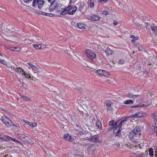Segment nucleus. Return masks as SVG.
Here are the masks:
<instances>
[{
	"label": "nucleus",
	"mask_w": 157,
	"mask_h": 157,
	"mask_svg": "<svg viewBox=\"0 0 157 157\" xmlns=\"http://www.w3.org/2000/svg\"><path fill=\"white\" fill-rule=\"evenodd\" d=\"M140 130L139 128L135 127L130 133L129 138L132 140H137L140 137Z\"/></svg>",
	"instance_id": "1"
},
{
	"label": "nucleus",
	"mask_w": 157,
	"mask_h": 157,
	"mask_svg": "<svg viewBox=\"0 0 157 157\" xmlns=\"http://www.w3.org/2000/svg\"><path fill=\"white\" fill-rule=\"evenodd\" d=\"M2 122L9 128L11 127L12 126L17 127V126L10 121L9 119L5 116L2 117Z\"/></svg>",
	"instance_id": "2"
},
{
	"label": "nucleus",
	"mask_w": 157,
	"mask_h": 157,
	"mask_svg": "<svg viewBox=\"0 0 157 157\" xmlns=\"http://www.w3.org/2000/svg\"><path fill=\"white\" fill-rule=\"evenodd\" d=\"M45 3L44 0H34L33 1L32 6L34 7H36L37 6L38 8L41 10L43 7Z\"/></svg>",
	"instance_id": "3"
},
{
	"label": "nucleus",
	"mask_w": 157,
	"mask_h": 157,
	"mask_svg": "<svg viewBox=\"0 0 157 157\" xmlns=\"http://www.w3.org/2000/svg\"><path fill=\"white\" fill-rule=\"evenodd\" d=\"M77 8L76 6H68L66 8V11L70 15L74 14L77 10Z\"/></svg>",
	"instance_id": "4"
},
{
	"label": "nucleus",
	"mask_w": 157,
	"mask_h": 157,
	"mask_svg": "<svg viewBox=\"0 0 157 157\" xmlns=\"http://www.w3.org/2000/svg\"><path fill=\"white\" fill-rule=\"evenodd\" d=\"M86 53L87 57L89 59H92L96 57V55L94 52L92 50L87 49L86 51Z\"/></svg>",
	"instance_id": "5"
},
{
	"label": "nucleus",
	"mask_w": 157,
	"mask_h": 157,
	"mask_svg": "<svg viewBox=\"0 0 157 157\" xmlns=\"http://www.w3.org/2000/svg\"><path fill=\"white\" fill-rule=\"evenodd\" d=\"M95 73L98 75L101 76H107L109 75V72L101 69L96 71Z\"/></svg>",
	"instance_id": "6"
},
{
	"label": "nucleus",
	"mask_w": 157,
	"mask_h": 157,
	"mask_svg": "<svg viewBox=\"0 0 157 157\" xmlns=\"http://www.w3.org/2000/svg\"><path fill=\"white\" fill-rule=\"evenodd\" d=\"M127 117H125L121 121H119L118 123H119L117 125L118 127H119L122 130V129L124 128V127L127 126L126 122L127 121Z\"/></svg>",
	"instance_id": "7"
},
{
	"label": "nucleus",
	"mask_w": 157,
	"mask_h": 157,
	"mask_svg": "<svg viewBox=\"0 0 157 157\" xmlns=\"http://www.w3.org/2000/svg\"><path fill=\"white\" fill-rule=\"evenodd\" d=\"M18 136H19L21 140L24 142L28 143H30L31 142V140L25 135L18 134Z\"/></svg>",
	"instance_id": "8"
},
{
	"label": "nucleus",
	"mask_w": 157,
	"mask_h": 157,
	"mask_svg": "<svg viewBox=\"0 0 157 157\" xmlns=\"http://www.w3.org/2000/svg\"><path fill=\"white\" fill-rule=\"evenodd\" d=\"M115 127L113 132V133L114 134H116L115 136H117L119 137L121 136L120 132L121 129L119 127H118L117 125Z\"/></svg>",
	"instance_id": "9"
},
{
	"label": "nucleus",
	"mask_w": 157,
	"mask_h": 157,
	"mask_svg": "<svg viewBox=\"0 0 157 157\" xmlns=\"http://www.w3.org/2000/svg\"><path fill=\"white\" fill-rule=\"evenodd\" d=\"M105 104L108 109L109 111H111L112 109L113 103L110 100H108L105 101Z\"/></svg>",
	"instance_id": "10"
},
{
	"label": "nucleus",
	"mask_w": 157,
	"mask_h": 157,
	"mask_svg": "<svg viewBox=\"0 0 157 157\" xmlns=\"http://www.w3.org/2000/svg\"><path fill=\"white\" fill-rule=\"evenodd\" d=\"M59 5H58L57 3H55V2H54L51 3V4L50 6L49 9L50 10H52L55 9L57 10L59 9V7H60Z\"/></svg>",
	"instance_id": "11"
},
{
	"label": "nucleus",
	"mask_w": 157,
	"mask_h": 157,
	"mask_svg": "<svg viewBox=\"0 0 157 157\" xmlns=\"http://www.w3.org/2000/svg\"><path fill=\"white\" fill-rule=\"evenodd\" d=\"M145 114V113L142 112H137L135 113L132 116L133 118H140L141 117Z\"/></svg>",
	"instance_id": "12"
},
{
	"label": "nucleus",
	"mask_w": 157,
	"mask_h": 157,
	"mask_svg": "<svg viewBox=\"0 0 157 157\" xmlns=\"http://www.w3.org/2000/svg\"><path fill=\"white\" fill-rule=\"evenodd\" d=\"M99 136L98 135H95L92 136L90 140L91 142L94 143H97L99 141Z\"/></svg>",
	"instance_id": "13"
},
{
	"label": "nucleus",
	"mask_w": 157,
	"mask_h": 157,
	"mask_svg": "<svg viewBox=\"0 0 157 157\" xmlns=\"http://www.w3.org/2000/svg\"><path fill=\"white\" fill-rule=\"evenodd\" d=\"M101 17L96 15H94L90 17V19L93 21H99Z\"/></svg>",
	"instance_id": "14"
},
{
	"label": "nucleus",
	"mask_w": 157,
	"mask_h": 157,
	"mask_svg": "<svg viewBox=\"0 0 157 157\" xmlns=\"http://www.w3.org/2000/svg\"><path fill=\"white\" fill-rule=\"evenodd\" d=\"M11 139V137L5 135L2 137H0V139L5 141H10Z\"/></svg>",
	"instance_id": "15"
},
{
	"label": "nucleus",
	"mask_w": 157,
	"mask_h": 157,
	"mask_svg": "<svg viewBox=\"0 0 157 157\" xmlns=\"http://www.w3.org/2000/svg\"><path fill=\"white\" fill-rule=\"evenodd\" d=\"M64 138L69 142H71L73 140V139L72 138V136L67 134L64 135Z\"/></svg>",
	"instance_id": "16"
},
{
	"label": "nucleus",
	"mask_w": 157,
	"mask_h": 157,
	"mask_svg": "<svg viewBox=\"0 0 157 157\" xmlns=\"http://www.w3.org/2000/svg\"><path fill=\"white\" fill-rule=\"evenodd\" d=\"M119 122V121H118L117 122H115L114 120H111L109 122V125L110 126H112L113 127H114L117 125V124Z\"/></svg>",
	"instance_id": "17"
},
{
	"label": "nucleus",
	"mask_w": 157,
	"mask_h": 157,
	"mask_svg": "<svg viewBox=\"0 0 157 157\" xmlns=\"http://www.w3.org/2000/svg\"><path fill=\"white\" fill-rule=\"evenodd\" d=\"M105 52L107 56L111 55L113 53V51L112 50L109 48H106L105 51Z\"/></svg>",
	"instance_id": "18"
},
{
	"label": "nucleus",
	"mask_w": 157,
	"mask_h": 157,
	"mask_svg": "<svg viewBox=\"0 0 157 157\" xmlns=\"http://www.w3.org/2000/svg\"><path fill=\"white\" fill-rule=\"evenodd\" d=\"M132 141L133 143L132 144L133 146L137 148L139 146V144L137 141V140H132Z\"/></svg>",
	"instance_id": "19"
},
{
	"label": "nucleus",
	"mask_w": 157,
	"mask_h": 157,
	"mask_svg": "<svg viewBox=\"0 0 157 157\" xmlns=\"http://www.w3.org/2000/svg\"><path fill=\"white\" fill-rule=\"evenodd\" d=\"M77 25L79 29H83L85 28V25L82 23H77Z\"/></svg>",
	"instance_id": "20"
},
{
	"label": "nucleus",
	"mask_w": 157,
	"mask_h": 157,
	"mask_svg": "<svg viewBox=\"0 0 157 157\" xmlns=\"http://www.w3.org/2000/svg\"><path fill=\"white\" fill-rule=\"evenodd\" d=\"M133 103V101L131 99L127 100L123 102V103L126 105L132 104Z\"/></svg>",
	"instance_id": "21"
},
{
	"label": "nucleus",
	"mask_w": 157,
	"mask_h": 157,
	"mask_svg": "<svg viewBox=\"0 0 157 157\" xmlns=\"http://www.w3.org/2000/svg\"><path fill=\"white\" fill-rule=\"evenodd\" d=\"M126 96L130 98H132L134 97H137L139 96V95H134L132 94V93H128V94H127L126 95Z\"/></svg>",
	"instance_id": "22"
},
{
	"label": "nucleus",
	"mask_w": 157,
	"mask_h": 157,
	"mask_svg": "<svg viewBox=\"0 0 157 157\" xmlns=\"http://www.w3.org/2000/svg\"><path fill=\"white\" fill-rule=\"evenodd\" d=\"M96 124L99 129L102 128V126L99 120H97L96 122Z\"/></svg>",
	"instance_id": "23"
},
{
	"label": "nucleus",
	"mask_w": 157,
	"mask_h": 157,
	"mask_svg": "<svg viewBox=\"0 0 157 157\" xmlns=\"http://www.w3.org/2000/svg\"><path fill=\"white\" fill-rule=\"evenodd\" d=\"M134 157H144L145 155L144 153H141L140 155L134 154Z\"/></svg>",
	"instance_id": "24"
},
{
	"label": "nucleus",
	"mask_w": 157,
	"mask_h": 157,
	"mask_svg": "<svg viewBox=\"0 0 157 157\" xmlns=\"http://www.w3.org/2000/svg\"><path fill=\"white\" fill-rule=\"evenodd\" d=\"M151 28L154 33L157 34V27L151 26Z\"/></svg>",
	"instance_id": "25"
},
{
	"label": "nucleus",
	"mask_w": 157,
	"mask_h": 157,
	"mask_svg": "<svg viewBox=\"0 0 157 157\" xmlns=\"http://www.w3.org/2000/svg\"><path fill=\"white\" fill-rule=\"evenodd\" d=\"M146 146V144L144 143V142L140 143L139 144V147L140 149H143Z\"/></svg>",
	"instance_id": "26"
},
{
	"label": "nucleus",
	"mask_w": 157,
	"mask_h": 157,
	"mask_svg": "<svg viewBox=\"0 0 157 157\" xmlns=\"http://www.w3.org/2000/svg\"><path fill=\"white\" fill-rule=\"evenodd\" d=\"M147 106V105H145L144 104H140L136 106H133L134 107H146Z\"/></svg>",
	"instance_id": "27"
},
{
	"label": "nucleus",
	"mask_w": 157,
	"mask_h": 157,
	"mask_svg": "<svg viewBox=\"0 0 157 157\" xmlns=\"http://www.w3.org/2000/svg\"><path fill=\"white\" fill-rule=\"evenodd\" d=\"M153 117L155 123L157 124V114H153Z\"/></svg>",
	"instance_id": "28"
},
{
	"label": "nucleus",
	"mask_w": 157,
	"mask_h": 157,
	"mask_svg": "<svg viewBox=\"0 0 157 157\" xmlns=\"http://www.w3.org/2000/svg\"><path fill=\"white\" fill-rule=\"evenodd\" d=\"M34 47L37 49H39L41 48L42 47L41 44H34Z\"/></svg>",
	"instance_id": "29"
},
{
	"label": "nucleus",
	"mask_w": 157,
	"mask_h": 157,
	"mask_svg": "<svg viewBox=\"0 0 157 157\" xmlns=\"http://www.w3.org/2000/svg\"><path fill=\"white\" fill-rule=\"evenodd\" d=\"M38 13L43 15H46L47 16H50V14L49 13H45V12H42L41 11H38Z\"/></svg>",
	"instance_id": "30"
},
{
	"label": "nucleus",
	"mask_w": 157,
	"mask_h": 157,
	"mask_svg": "<svg viewBox=\"0 0 157 157\" xmlns=\"http://www.w3.org/2000/svg\"><path fill=\"white\" fill-rule=\"evenodd\" d=\"M149 154L152 157L153 156V149L152 148H150L149 149Z\"/></svg>",
	"instance_id": "31"
},
{
	"label": "nucleus",
	"mask_w": 157,
	"mask_h": 157,
	"mask_svg": "<svg viewBox=\"0 0 157 157\" xmlns=\"http://www.w3.org/2000/svg\"><path fill=\"white\" fill-rule=\"evenodd\" d=\"M11 141H12L14 142H17L18 144H21V142L17 140H16L15 139L11 137V139L10 140Z\"/></svg>",
	"instance_id": "32"
},
{
	"label": "nucleus",
	"mask_w": 157,
	"mask_h": 157,
	"mask_svg": "<svg viewBox=\"0 0 157 157\" xmlns=\"http://www.w3.org/2000/svg\"><path fill=\"white\" fill-rule=\"evenodd\" d=\"M21 97L22 98H23V99H24V100H25L26 101L31 100V99H30V98H29L26 96L22 95L21 96Z\"/></svg>",
	"instance_id": "33"
},
{
	"label": "nucleus",
	"mask_w": 157,
	"mask_h": 157,
	"mask_svg": "<svg viewBox=\"0 0 157 157\" xmlns=\"http://www.w3.org/2000/svg\"><path fill=\"white\" fill-rule=\"evenodd\" d=\"M67 13H68L67 11H66V9H65V10H63V11H62L60 13V15H66Z\"/></svg>",
	"instance_id": "34"
},
{
	"label": "nucleus",
	"mask_w": 157,
	"mask_h": 157,
	"mask_svg": "<svg viewBox=\"0 0 157 157\" xmlns=\"http://www.w3.org/2000/svg\"><path fill=\"white\" fill-rule=\"evenodd\" d=\"M15 71L18 73H21L22 71V70L20 68H17L15 69Z\"/></svg>",
	"instance_id": "35"
},
{
	"label": "nucleus",
	"mask_w": 157,
	"mask_h": 157,
	"mask_svg": "<svg viewBox=\"0 0 157 157\" xmlns=\"http://www.w3.org/2000/svg\"><path fill=\"white\" fill-rule=\"evenodd\" d=\"M37 125V124L36 123H32L31 122V124H30L29 126L32 127H35Z\"/></svg>",
	"instance_id": "36"
},
{
	"label": "nucleus",
	"mask_w": 157,
	"mask_h": 157,
	"mask_svg": "<svg viewBox=\"0 0 157 157\" xmlns=\"http://www.w3.org/2000/svg\"><path fill=\"white\" fill-rule=\"evenodd\" d=\"M33 70H34L35 71L39 72V71L38 68H37L36 66H35L34 65L33 67L32 68Z\"/></svg>",
	"instance_id": "37"
},
{
	"label": "nucleus",
	"mask_w": 157,
	"mask_h": 157,
	"mask_svg": "<svg viewBox=\"0 0 157 157\" xmlns=\"http://www.w3.org/2000/svg\"><path fill=\"white\" fill-rule=\"evenodd\" d=\"M0 63L4 65H6V62L3 60L0 59Z\"/></svg>",
	"instance_id": "38"
},
{
	"label": "nucleus",
	"mask_w": 157,
	"mask_h": 157,
	"mask_svg": "<svg viewBox=\"0 0 157 157\" xmlns=\"http://www.w3.org/2000/svg\"><path fill=\"white\" fill-rule=\"evenodd\" d=\"M102 13L103 14L107 15L109 14V13L108 12L105 10H103L102 11Z\"/></svg>",
	"instance_id": "39"
},
{
	"label": "nucleus",
	"mask_w": 157,
	"mask_h": 157,
	"mask_svg": "<svg viewBox=\"0 0 157 157\" xmlns=\"http://www.w3.org/2000/svg\"><path fill=\"white\" fill-rule=\"evenodd\" d=\"M124 63V60L123 59H121V60H119L118 63L119 64H123Z\"/></svg>",
	"instance_id": "40"
},
{
	"label": "nucleus",
	"mask_w": 157,
	"mask_h": 157,
	"mask_svg": "<svg viewBox=\"0 0 157 157\" xmlns=\"http://www.w3.org/2000/svg\"><path fill=\"white\" fill-rule=\"evenodd\" d=\"M138 50L140 51H143L144 49V48L140 46L139 47H138Z\"/></svg>",
	"instance_id": "41"
},
{
	"label": "nucleus",
	"mask_w": 157,
	"mask_h": 157,
	"mask_svg": "<svg viewBox=\"0 0 157 157\" xmlns=\"http://www.w3.org/2000/svg\"><path fill=\"white\" fill-rule=\"evenodd\" d=\"M24 122H25V123L30 125V124H31V122H29V121H26L25 120H23Z\"/></svg>",
	"instance_id": "42"
},
{
	"label": "nucleus",
	"mask_w": 157,
	"mask_h": 157,
	"mask_svg": "<svg viewBox=\"0 0 157 157\" xmlns=\"http://www.w3.org/2000/svg\"><path fill=\"white\" fill-rule=\"evenodd\" d=\"M49 2H50L51 3L54 2L56 0H48Z\"/></svg>",
	"instance_id": "43"
},
{
	"label": "nucleus",
	"mask_w": 157,
	"mask_h": 157,
	"mask_svg": "<svg viewBox=\"0 0 157 157\" xmlns=\"http://www.w3.org/2000/svg\"><path fill=\"white\" fill-rule=\"evenodd\" d=\"M90 8H92L94 6V3L93 2H91L90 4Z\"/></svg>",
	"instance_id": "44"
},
{
	"label": "nucleus",
	"mask_w": 157,
	"mask_h": 157,
	"mask_svg": "<svg viewBox=\"0 0 157 157\" xmlns=\"http://www.w3.org/2000/svg\"><path fill=\"white\" fill-rule=\"evenodd\" d=\"M154 129L155 131V134L157 135V127L154 126Z\"/></svg>",
	"instance_id": "45"
},
{
	"label": "nucleus",
	"mask_w": 157,
	"mask_h": 157,
	"mask_svg": "<svg viewBox=\"0 0 157 157\" xmlns=\"http://www.w3.org/2000/svg\"><path fill=\"white\" fill-rule=\"evenodd\" d=\"M113 24L115 25H117L118 24V22L117 21H113Z\"/></svg>",
	"instance_id": "46"
},
{
	"label": "nucleus",
	"mask_w": 157,
	"mask_h": 157,
	"mask_svg": "<svg viewBox=\"0 0 157 157\" xmlns=\"http://www.w3.org/2000/svg\"><path fill=\"white\" fill-rule=\"evenodd\" d=\"M22 71L24 73V75L28 76L29 75V74H28L27 73H26L23 70H22Z\"/></svg>",
	"instance_id": "47"
},
{
	"label": "nucleus",
	"mask_w": 157,
	"mask_h": 157,
	"mask_svg": "<svg viewBox=\"0 0 157 157\" xmlns=\"http://www.w3.org/2000/svg\"><path fill=\"white\" fill-rule=\"evenodd\" d=\"M28 64L32 68L34 66V65H33L32 64L30 63H28Z\"/></svg>",
	"instance_id": "48"
},
{
	"label": "nucleus",
	"mask_w": 157,
	"mask_h": 157,
	"mask_svg": "<svg viewBox=\"0 0 157 157\" xmlns=\"http://www.w3.org/2000/svg\"><path fill=\"white\" fill-rule=\"evenodd\" d=\"M6 112L8 114H9V115H10V116H12V114H11L10 112H9V111H6Z\"/></svg>",
	"instance_id": "49"
},
{
	"label": "nucleus",
	"mask_w": 157,
	"mask_h": 157,
	"mask_svg": "<svg viewBox=\"0 0 157 157\" xmlns=\"http://www.w3.org/2000/svg\"><path fill=\"white\" fill-rule=\"evenodd\" d=\"M113 128L114 127H113L112 126L108 128V131H109V130H111V129Z\"/></svg>",
	"instance_id": "50"
},
{
	"label": "nucleus",
	"mask_w": 157,
	"mask_h": 157,
	"mask_svg": "<svg viewBox=\"0 0 157 157\" xmlns=\"http://www.w3.org/2000/svg\"><path fill=\"white\" fill-rule=\"evenodd\" d=\"M99 1L101 2H106L108 1L109 0H98Z\"/></svg>",
	"instance_id": "51"
},
{
	"label": "nucleus",
	"mask_w": 157,
	"mask_h": 157,
	"mask_svg": "<svg viewBox=\"0 0 157 157\" xmlns=\"http://www.w3.org/2000/svg\"><path fill=\"white\" fill-rule=\"evenodd\" d=\"M24 1L25 2L27 3L29 1H31L32 0H24Z\"/></svg>",
	"instance_id": "52"
},
{
	"label": "nucleus",
	"mask_w": 157,
	"mask_h": 157,
	"mask_svg": "<svg viewBox=\"0 0 157 157\" xmlns=\"http://www.w3.org/2000/svg\"><path fill=\"white\" fill-rule=\"evenodd\" d=\"M136 41V40H135V39H133L131 40V41L133 42L134 43Z\"/></svg>",
	"instance_id": "53"
},
{
	"label": "nucleus",
	"mask_w": 157,
	"mask_h": 157,
	"mask_svg": "<svg viewBox=\"0 0 157 157\" xmlns=\"http://www.w3.org/2000/svg\"><path fill=\"white\" fill-rule=\"evenodd\" d=\"M139 37L137 36H135L134 39H135V40H137L138 39Z\"/></svg>",
	"instance_id": "54"
},
{
	"label": "nucleus",
	"mask_w": 157,
	"mask_h": 157,
	"mask_svg": "<svg viewBox=\"0 0 157 157\" xmlns=\"http://www.w3.org/2000/svg\"><path fill=\"white\" fill-rule=\"evenodd\" d=\"M135 37V36H134V35H130V38H133L134 39V37Z\"/></svg>",
	"instance_id": "55"
},
{
	"label": "nucleus",
	"mask_w": 157,
	"mask_h": 157,
	"mask_svg": "<svg viewBox=\"0 0 157 157\" xmlns=\"http://www.w3.org/2000/svg\"><path fill=\"white\" fill-rule=\"evenodd\" d=\"M10 25H8L7 26V29H10Z\"/></svg>",
	"instance_id": "56"
},
{
	"label": "nucleus",
	"mask_w": 157,
	"mask_h": 157,
	"mask_svg": "<svg viewBox=\"0 0 157 157\" xmlns=\"http://www.w3.org/2000/svg\"><path fill=\"white\" fill-rule=\"evenodd\" d=\"M13 48H11V49H10L11 50H14V49H13Z\"/></svg>",
	"instance_id": "57"
},
{
	"label": "nucleus",
	"mask_w": 157,
	"mask_h": 157,
	"mask_svg": "<svg viewBox=\"0 0 157 157\" xmlns=\"http://www.w3.org/2000/svg\"><path fill=\"white\" fill-rule=\"evenodd\" d=\"M73 87H75L76 86L75 85H73Z\"/></svg>",
	"instance_id": "58"
},
{
	"label": "nucleus",
	"mask_w": 157,
	"mask_h": 157,
	"mask_svg": "<svg viewBox=\"0 0 157 157\" xmlns=\"http://www.w3.org/2000/svg\"><path fill=\"white\" fill-rule=\"evenodd\" d=\"M35 12H36V13H38V12H37V10H36V11H35Z\"/></svg>",
	"instance_id": "59"
},
{
	"label": "nucleus",
	"mask_w": 157,
	"mask_h": 157,
	"mask_svg": "<svg viewBox=\"0 0 157 157\" xmlns=\"http://www.w3.org/2000/svg\"><path fill=\"white\" fill-rule=\"evenodd\" d=\"M30 78H31V76H29V78L30 79Z\"/></svg>",
	"instance_id": "60"
},
{
	"label": "nucleus",
	"mask_w": 157,
	"mask_h": 157,
	"mask_svg": "<svg viewBox=\"0 0 157 157\" xmlns=\"http://www.w3.org/2000/svg\"><path fill=\"white\" fill-rule=\"evenodd\" d=\"M155 156L156 157H157V155H155Z\"/></svg>",
	"instance_id": "61"
},
{
	"label": "nucleus",
	"mask_w": 157,
	"mask_h": 157,
	"mask_svg": "<svg viewBox=\"0 0 157 157\" xmlns=\"http://www.w3.org/2000/svg\"><path fill=\"white\" fill-rule=\"evenodd\" d=\"M0 55L2 56V55L0 53Z\"/></svg>",
	"instance_id": "62"
},
{
	"label": "nucleus",
	"mask_w": 157,
	"mask_h": 157,
	"mask_svg": "<svg viewBox=\"0 0 157 157\" xmlns=\"http://www.w3.org/2000/svg\"><path fill=\"white\" fill-rule=\"evenodd\" d=\"M90 104H91V103H91V102H90Z\"/></svg>",
	"instance_id": "63"
},
{
	"label": "nucleus",
	"mask_w": 157,
	"mask_h": 157,
	"mask_svg": "<svg viewBox=\"0 0 157 157\" xmlns=\"http://www.w3.org/2000/svg\"><path fill=\"white\" fill-rule=\"evenodd\" d=\"M67 157H70L69 156H68Z\"/></svg>",
	"instance_id": "64"
}]
</instances>
